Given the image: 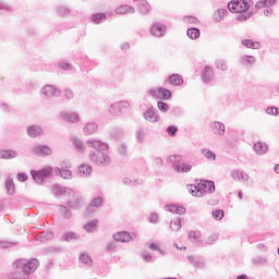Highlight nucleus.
<instances>
[{
    "label": "nucleus",
    "instance_id": "1",
    "mask_svg": "<svg viewBox=\"0 0 279 279\" xmlns=\"http://www.w3.org/2000/svg\"><path fill=\"white\" fill-rule=\"evenodd\" d=\"M86 145L96 150L89 155V160H92L94 165H97L98 167H107V165H110V156L104 153L108 150V144L102 143L99 140H88Z\"/></svg>",
    "mask_w": 279,
    "mask_h": 279
},
{
    "label": "nucleus",
    "instance_id": "2",
    "mask_svg": "<svg viewBox=\"0 0 279 279\" xmlns=\"http://www.w3.org/2000/svg\"><path fill=\"white\" fill-rule=\"evenodd\" d=\"M38 259H17L13 264L14 271L11 275V278L13 279H27L32 274L36 272V269H38L39 266Z\"/></svg>",
    "mask_w": 279,
    "mask_h": 279
},
{
    "label": "nucleus",
    "instance_id": "3",
    "mask_svg": "<svg viewBox=\"0 0 279 279\" xmlns=\"http://www.w3.org/2000/svg\"><path fill=\"white\" fill-rule=\"evenodd\" d=\"M31 174L36 184H43L47 178H51V175H53V168L46 167L38 171L32 170Z\"/></svg>",
    "mask_w": 279,
    "mask_h": 279
},
{
    "label": "nucleus",
    "instance_id": "4",
    "mask_svg": "<svg viewBox=\"0 0 279 279\" xmlns=\"http://www.w3.org/2000/svg\"><path fill=\"white\" fill-rule=\"evenodd\" d=\"M130 108V102L122 100L118 102H113L110 105L108 112L111 117H119L121 112L128 110Z\"/></svg>",
    "mask_w": 279,
    "mask_h": 279
},
{
    "label": "nucleus",
    "instance_id": "5",
    "mask_svg": "<svg viewBox=\"0 0 279 279\" xmlns=\"http://www.w3.org/2000/svg\"><path fill=\"white\" fill-rule=\"evenodd\" d=\"M228 10L233 13L246 12L250 10V3L246 0H235L228 3Z\"/></svg>",
    "mask_w": 279,
    "mask_h": 279
},
{
    "label": "nucleus",
    "instance_id": "6",
    "mask_svg": "<svg viewBox=\"0 0 279 279\" xmlns=\"http://www.w3.org/2000/svg\"><path fill=\"white\" fill-rule=\"evenodd\" d=\"M40 94L44 95L45 99H51L53 97H60V92L53 85H45L41 88Z\"/></svg>",
    "mask_w": 279,
    "mask_h": 279
},
{
    "label": "nucleus",
    "instance_id": "7",
    "mask_svg": "<svg viewBox=\"0 0 279 279\" xmlns=\"http://www.w3.org/2000/svg\"><path fill=\"white\" fill-rule=\"evenodd\" d=\"M70 195H72V199L68 202L70 208L78 209L84 206V198L82 197V194L72 191Z\"/></svg>",
    "mask_w": 279,
    "mask_h": 279
},
{
    "label": "nucleus",
    "instance_id": "8",
    "mask_svg": "<svg viewBox=\"0 0 279 279\" xmlns=\"http://www.w3.org/2000/svg\"><path fill=\"white\" fill-rule=\"evenodd\" d=\"M113 239L120 243H130V241H134V239H136V234L126 231H120L113 234Z\"/></svg>",
    "mask_w": 279,
    "mask_h": 279
},
{
    "label": "nucleus",
    "instance_id": "9",
    "mask_svg": "<svg viewBox=\"0 0 279 279\" xmlns=\"http://www.w3.org/2000/svg\"><path fill=\"white\" fill-rule=\"evenodd\" d=\"M232 180L235 182H247L250 180V175L245 173L243 170L234 169L230 173Z\"/></svg>",
    "mask_w": 279,
    "mask_h": 279
},
{
    "label": "nucleus",
    "instance_id": "10",
    "mask_svg": "<svg viewBox=\"0 0 279 279\" xmlns=\"http://www.w3.org/2000/svg\"><path fill=\"white\" fill-rule=\"evenodd\" d=\"M166 33L167 27H165V25L160 23L153 24V26L150 27L151 36H156L157 38L165 36Z\"/></svg>",
    "mask_w": 279,
    "mask_h": 279
},
{
    "label": "nucleus",
    "instance_id": "11",
    "mask_svg": "<svg viewBox=\"0 0 279 279\" xmlns=\"http://www.w3.org/2000/svg\"><path fill=\"white\" fill-rule=\"evenodd\" d=\"M144 119L149 123H158V121H160V116H158L154 108L150 107L144 112Z\"/></svg>",
    "mask_w": 279,
    "mask_h": 279
},
{
    "label": "nucleus",
    "instance_id": "12",
    "mask_svg": "<svg viewBox=\"0 0 279 279\" xmlns=\"http://www.w3.org/2000/svg\"><path fill=\"white\" fill-rule=\"evenodd\" d=\"M198 191H204V193H215V182L213 181H201L198 183Z\"/></svg>",
    "mask_w": 279,
    "mask_h": 279
},
{
    "label": "nucleus",
    "instance_id": "13",
    "mask_svg": "<svg viewBox=\"0 0 279 279\" xmlns=\"http://www.w3.org/2000/svg\"><path fill=\"white\" fill-rule=\"evenodd\" d=\"M202 80L204 84H210L213 80H215V72H213V68L210 66H205L203 73H202Z\"/></svg>",
    "mask_w": 279,
    "mask_h": 279
},
{
    "label": "nucleus",
    "instance_id": "14",
    "mask_svg": "<svg viewBox=\"0 0 279 279\" xmlns=\"http://www.w3.org/2000/svg\"><path fill=\"white\" fill-rule=\"evenodd\" d=\"M101 204H104V198L101 197L94 198L86 208V215H90L92 213H95V208H101Z\"/></svg>",
    "mask_w": 279,
    "mask_h": 279
},
{
    "label": "nucleus",
    "instance_id": "15",
    "mask_svg": "<svg viewBox=\"0 0 279 279\" xmlns=\"http://www.w3.org/2000/svg\"><path fill=\"white\" fill-rule=\"evenodd\" d=\"M27 134L31 138H37L43 134V128L38 124H33L27 128Z\"/></svg>",
    "mask_w": 279,
    "mask_h": 279
},
{
    "label": "nucleus",
    "instance_id": "16",
    "mask_svg": "<svg viewBox=\"0 0 279 279\" xmlns=\"http://www.w3.org/2000/svg\"><path fill=\"white\" fill-rule=\"evenodd\" d=\"M61 119L65 121L66 123H77L80 121V116L77 113H69L66 111L61 112Z\"/></svg>",
    "mask_w": 279,
    "mask_h": 279
},
{
    "label": "nucleus",
    "instance_id": "17",
    "mask_svg": "<svg viewBox=\"0 0 279 279\" xmlns=\"http://www.w3.org/2000/svg\"><path fill=\"white\" fill-rule=\"evenodd\" d=\"M52 193L53 195H71L73 193V190L66 189L64 186H61L59 184L52 185Z\"/></svg>",
    "mask_w": 279,
    "mask_h": 279
},
{
    "label": "nucleus",
    "instance_id": "18",
    "mask_svg": "<svg viewBox=\"0 0 279 279\" xmlns=\"http://www.w3.org/2000/svg\"><path fill=\"white\" fill-rule=\"evenodd\" d=\"M211 129L216 136H225L226 134V125L221 122H214Z\"/></svg>",
    "mask_w": 279,
    "mask_h": 279
},
{
    "label": "nucleus",
    "instance_id": "19",
    "mask_svg": "<svg viewBox=\"0 0 279 279\" xmlns=\"http://www.w3.org/2000/svg\"><path fill=\"white\" fill-rule=\"evenodd\" d=\"M90 173H93V168L88 166V163L78 166V175H81V178H88Z\"/></svg>",
    "mask_w": 279,
    "mask_h": 279
},
{
    "label": "nucleus",
    "instance_id": "20",
    "mask_svg": "<svg viewBox=\"0 0 279 279\" xmlns=\"http://www.w3.org/2000/svg\"><path fill=\"white\" fill-rule=\"evenodd\" d=\"M53 169V173H56V175H60L61 178H63V180H71V177L73 175L71 170L69 169H60V168H52Z\"/></svg>",
    "mask_w": 279,
    "mask_h": 279
},
{
    "label": "nucleus",
    "instance_id": "21",
    "mask_svg": "<svg viewBox=\"0 0 279 279\" xmlns=\"http://www.w3.org/2000/svg\"><path fill=\"white\" fill-rule=\"evenodd\" d=\"M34 151L38 154V156H51V154H53V150L49 148V146H36Z\"/></svg>",
    "mask_w": 279,
    "mask_h": 279
},
{
    "label": "nucleus",
    "instance_id": "22",
    "mask_svg": "<svg viewBox=\"0 0 279 279\" xmlns=\"http://www.w3.org/2000/svg\"><path fill=\"white\" fill-rule=\"evenodd\" d=\"M267 144L263 142H257L254 144V150L258 156H264V154H267Z\"/></svg>",
    "mask_w": 279,
    "mask_h": 279
},
{
    "label": "nucleus",
    "instance_id": "23",
    "mask_svg": "<svg viewBox=\"0 0 279 279\" xmlns=\"http://www.w3.org/2000/svg\"><path fill=\"white\" fill-rule=\"evenodd\" d=\"M187 260L196 268L203 269L204 267V258L194 257L193 255L187 256Z\"/></svg>",
    "mask_w": 279,
    "mask_h": 279
},
{
    "label": "nucleus",
    "instance_id": "24",
    "mask_svg": "<svg viewBox=\"0 0 279 279\" xmlns=\"http://www.w3.org/2000/svg\"><path fill=\"white\" fill-rule=\"evenodd\" d=\"M98 130V126H97V123L95 122H89L87 123L84 129H83V132L86 136H90V134H95V132H97Z\"/></svg>",
    "mask_w": 279,
    "mask_h": 279
},
{
    "label": "nucleus",
    "instance_id": "25",
    "mask_svg": "<svg viewBox=\"0 0 279 279\" xmlns=\"http://www.w3.org/2000/svg\"><path fill=\"white\" fill-rule=\"evenodd\" d=\"M173 169L174 171H177V173H189V171L193 169V166L189 163H180V165H173Z\"/></svg>",
    "mask_w": 279,
    "mask_h": 279
},
{
    "label": "nucleus",
    "instance_id": "26",
    "mask_svg": "<svg viewBox=\"0 0 279 279\" xmlns=\"http://www.w3.org/2000/svg\"><path fill=\"white\" fill-rule=\"evenodd\" d=\"M19 156V153L15 150H0V158L2 160H12V158H16Z\"/></svg>",
    "mask_w": 279,
    "mask_h": 279
},
{
    "label": "nucleus",
    "instance_id": "27",
    "mask_svg": "<svg viewBox=\"0 0 279 279\" xmlns=\"http://www.w3.org/2000/svg\"><path fill=\"white\" fill-rule=\"evenodd\" d=\"M116 12L118 14H134L135 10L133 7L131 5H128V4H123V5H120L116 9Z\"/></svg>",
    "mask_w": 279,
    "mask_h": 279
},
{
    "label": "nucleus",
    "instance_id": "28",
    "mask_svg": "<svg viewBox=\"0 0 279 279\" xmlns=\"http://www.w3.org/2000/svg\"><path fill=\"white\" fill-rule=\"evenodd\" d=\"M169 83L172 84V86H182L184 80H182L180 74H172L169 76Z\"/></svg>",
    "mask_w": 279,
    "mask_h": 279
},
{
    "label": "nucleus",
    "instance_id": "29",
    "mask_svg": "<svg viewBox=\"0 0 279 279\" xmlns=\"http://www.w3.org/2000/svg\"><path fill=\"white\" fill-rule=\"evenodd\" d=\"M72 143H73L76 151H78L80 154L85 151L86 146L84 145V142L82 140H80L78 137H73Z\"/></svg>",
    "mask_w": 279,
    "mask_h": 279
},
{
    "label": "nucleus",
    "instance_id": "30",
    "mask_svg": "<svg viewBox=\"0 0 279 279\" xmlns=\"http://www.w3.org/2000/svg\"><path fill=\"white\" fill-rule=\"evenodd\" d=\"M51 239H53V232L43 231L37 238V241H39L40 243H47V241H51Z\"/></svg>",
    "mask_w": 279,
    "mask_h": 279
},
{
    "label": "nucleus",
    "instance_id": "31",
    "mask_svg": "<svg viewBox=\"0 0 279 279\" xmlns=\"http://www.w3.org/2000/svg\"><path fill=\"white\" fill-rule=\"evenodd\" d=\"M228 14V11L225 9H218L215 13H214V19L217 23H221V21H223V19L226 17V15Z\"/></svg>",
    "mask_w": 279,
    "mask_h": 279
},
{
    "label": "nucleus",
    "instance_id": "32",
    "mask_svg": "<svg viewBox=\"0 0 279 279\" xmlns=\"http://www.w3.org/2000/svg\"><path fill=\"white\" fill-rule=\"evenodd\" d=\"M168 210L170 213H174L175 215H185L186 214V208L178 206V205L168 206Z\"/></svg>",
    "mask_w": 279,
    "mask_h": 279
},
{
    "label": "nucleus",
    "instance_id": "33",
    "mask_svg": "<svg viewBox=\"0 0 279 279\" xmlns=\"http://www.w3.org/2000/svg\"><path fill=\"white\" fill-rule=\"evenodd\" d=\"M138 11L141 14H149V2L147 0H140Z\"/></svg>",
    "mask_w": 279,
    "mask_h": 279
},
{
    "label": "nucleus",
    "instance_id": "34",
    "mask_svg": "<svg viewBox=\"0 0 279 279\" xmlns=\"http://www.w3.org/2000/svg\"><path fill=\"white\" fill-rule=\"evenodd\" d=\"M56 12L58 16H69V14H71V9L64 5H59L56 8Z\"/></svg>",
    "mask_w": 279,
    "mask_h": 279
},
{
    "label": "nucleus",
    "instance_id": "35",
    "mask_svg": "<svg viewBox=\"0 0 279 279\" xmlns=\"http://www.w3.org/2000/svg\"><path fill=\"white\" fill-rule=\"evenodd\" d=\"M97 226H99V220H93L84 226V230H86V232H94L97 230Z\"/></svg>",
    "mask_w": 279,
    "mask_h": 279
},
{
    "label": "nucleus",
    "instance_id": "36",
    "mask_svg": "<svg viewBox=\"0 0 279 279\" xmlns=\"http://www.w3.org/2000/svg\"><path fill=\"white\" fill-rule=\"evenodd\" d=\"M180 228H182V220L180 218L170 221V229L173 232H179Z\"/></svg>",
    "mask_w": 279,
    "mask_h": 279
},
{
    "label": "nucleus",
    "instance_id": "37",
    "mask_svg": "<svg viewBox=\"0 0 279 279\" xmlns=\"http://www.w3.org/2000/svg\"><path fill=\"white\" fill-rule=\"evenodd\" d=\"M186 35L192 40H196V38H199V28H195V27L189 28L187 32H186Z\"/></svg>",
    "mask_w": 279,
    "mask_h": 279
},
{
    "label": "nucleus",
    "instance_id": "38",
    "mask_svg": "<svg viewBox=\"0 0 279 279\" xmlns=\"http://www.w3.org/2000/svg\"><path fill=\"white\" fill-rule=\"evenodd\" d=\"M5 189H7V192L9 193V195H14V191H15L14 180H12L11 178L7 179Z\"/></svg>",
    "mask_w": 279,
    "mask_h": 279
},
{
    "label": "nucleus",
    "instance_id": "39",
    "mask_svg": "<svg viewBox=\"0 0 279 279\" xmlns=\"http://www.w3.org/2000/svg\"><path fill=\"white\" fill-rule=\"evenodd\" d=\"M77 239H80V235H77V233L75 232H68V233H64L62 236V240L66 242L77 241Z\"/></svg>",
    "mask_w": 279,
    "mask_h": 279
},
{
    "label": "nucleus",
    "instance_id": "40",
    "mask_svg": "<svg viewBox=\"0 0 279 279\" xmlns=\"http://www.w3.org/2000/svg\"><path fill=\"white\" fill-rule=\"evenodd\" d=\"M202 154L203 156H205V158H207L208 160H217V155H215V153H213L210 149L208 148H204L202 149Z\"/></svg>",
    "mask_w": 279,
    "mask_h": 279
},
{
    "label": "nucleus",
    "instance_id": "41",
    "mask_svg": "<svg viewBox=\"0 0 279 279\" xmlns=\"http://www.w3.org/2000/svg\"><path fill=\"white\" fill-rule=\"evenodd\" d=\"M147 136V131L143 129H138L136 132V141L137 143H143Z\"/></svg>",
    "mask_w": 279,
    "mask_h": 279
},
{
    "label": "nucleus",
    "instance_id": "42",
    "mask_svg": "<svg viewBox=\"0 0 279 279\" xmlns=\"http://www.w3.org/2000/svg\"><path fill=\"white\" fill-rule=\"evenodd\" d=\"M190 192L194 197H202L203 193L199 190V185H191Z\"/></svg>",
    "mask_w": 279,
    "mask_h": 279
},
{
    "label": "nucleus",
    "instance_id": "43",
    "mask_svg": "<svg viewBox=\"0 0 279 279\" xmlns=\"http://www.w3.org/2000/svg\"><path fill=\"white\" fill-rule=\"evenodd\" d=\"M60 214L63 219H71V209L66 208V206H60Z\"/></svg>",
    "mask_w": 279,
    "mask_h": 279
},
{
    "label": "nucleus",
    "instance_id": "44",
    "mask_svg": "<svg viewBox=\"0 0 279 279\" xmlns=\"http://www.w3.org/2000/svg\"><path fill=\"white\" fill-rule=\"evenodd\" d=\"M247 19H252V13L238 12L236 21L245 22Z\"/></svg>",
    "mask_w": 279,
    "mask_h": 279
},
{
    "label": "nucleus",
    "instance_id": "45",
    "mask_svg": "<svg viewBox=\"0 0 279 279\" xmlns=\"http://www.w3.org/2000/svg\"><path fill=\"white\" fill-rule=\"evenodd\" d=\"M78 260L80 263H83V265H93V259H90V256L86 254H82Z\"/></svg>",
    "mask_w": 279,
    "mask_h": 279
},
{
    "label": "nucleus",
    "instance_id": "46",
    "mask_svg": "<svg viewBox=\"0 0 279 279\" xmlns=\"http://www.w3.org/2000/svg\"><path fill=\"white\" fill-rule=\"evenodd\" d=\"M93 21H94V23L99 24V23H101V21H106V14L96 13L93 15Z\"/></svg>",
    "mask_w": 279,
    "mask_h": 279
},
{
    "label": "nucleus",
    "instance_id": "47",
    "mask_svg": "<svg viewBox=\"0 0 279 279\" xmlns=\"http://www.w3.org/2000/svg\"><path fill=\"white\" fill-rule=\"evenodd\" d=\"M223 215L225 213L221 209H216L213 211V217L216 219V221H221V219H223Z\"/></svg>",
    "mask_w": 279,
    "mask_h": 279
},
{
    "label": "nucleus",
    "instance_id": "48",
    "mask_svg": "<svg viewBox=\"0 0 279 279\" xmlns=\"http://www.w3.org/2000/svg\"><path fill=\"white\" fill-rule=\"evenodd\" d=\"M159 90H160V97H162V99H171V90L162 87H160Z\"/></svg>",
    "mask_w": 279,
    "mask_h": 279
},
{
    "label": "nucleus",
    "instance_id": "49",
    "mask_svg": "<svg viewBox=\"0 0 279 279\" xmlns=\"http://www.w3.org/2000/svg\"><path fill=\"white\" fill-rule=\"evenodd\" d=\"M111 136L112 138H121V136H123V130L116 128L111 131Z\"/></svg>",
    "mask_w": 279,
    "mask_h": 279
},
{
    "label": "nucleus",
    "instance_id": "50",
    "mask_svg": "<svg viewBox=\"0 0 279 279\" xmlns=\"http://www.w3.org/2000/svg\"><path fill=\"white\" fill-rule=\"evenodd\" d=\"M170 162H172V165H181L182 162V156L180 155H172L169 157Z\"/></svg>",
    "mask_w": 279,
    "mask_h": 279
},
{
    "label": "nucleus",
    "instance_id": "51",
    "mask_svg": "<svg viewBox=\"0 0 279 279\" xmlns=\"http://www.w3.org/2000/svg\"><path fill=\"white\" fill-rule=\"evenodd\" d=\"M148 95H150V97H154L155 99H160V87L150 89L148 92Z\"/></svg>",
    "mask_w": 279,
    "mask_h": 279
},
{
    "label": "nucleus",
    "instance_id": "52",
    "mask_svg": "<svg viewBox=\"0 0 279 279\" xmlns=\"http://www.w3.org/2000/svg\"><path fill=\"white\" fill-rule=\"evenodd\" d=\"M183 21L184 23L193 24V25H197V23H199V21L195 16H185Z\"/></svg>",
    "mask_w": 279,
    "mask_h": 279
},
{
    "label": "nucleus",
    "instance_id": "53",
    "mask_svg": "<svg viewBox=\"0 0 279 279\" xmlns=\"http://www.w3.org/2000/svg\"><path fill=\"white\" fill-rule=\"evenodd\" d=\"M217 241H219V235H209L205 243L206 245H215Z\"/></svg>",
    "mask_w": 279,
    "mask_h": 279
},
{
    "label": "nucleus",
    "instance_id": "54",
    "mask_svg": "<svg viewBox=\"0 0 279 279\" xmlns=\"http://www.w3.org/2000/svg\"><path fill=\"white\" fill-rule=\"evenodd\" d=\"M217 69H220V71H228V63L223 60H219L216 62Z\"/></svg>",
    "mask_w": 279,
    "mask_h": 279
},
{
    "label": "nucleus",
    "instance_id": "55",
    "mask_svg": "<svg viewBox=\"0 0 279 279\" xmlns=\"http://www.w3.org/2000/svg\"><path fill=\"white\" fill-rule=\"evenodd\" d=\"M118 154H120V156H128V145L121 144L118 147Z\"/></svg>",
    "mask_w": 279,
    "mask_h": 279
},
{
    "label": "nucleus",
    "instance_id": "56",
    "mask_svg": "<svg viewBox=\"0 0 279 279\" xmlns=\"http://www.w3.org/2000/svg\"><path fill=\"white\" fill-rule=\"evenodd\" d=\"M157 108L158 110H160L161 112H167L169 110V105H167L163 101H158L157 102Z\"/></svg>",
    "mask_w": 279,
    "mask_h": 279
},
{
    "label": "nucleus",
    "instance_id": "57",
    "mask_svg": "<svg viewBox=\"0 0 279 279\" xmlns=\"http://www.w3.org/2000/svg\"><path fill=\"white\" fill-rule=\"evenodd\" d=\"M253 263L254 265H265V263H267V257H260V256L255 257L253 259Z\"/></svg>",
    "mask_w": 279,
    "mask_h": 279
},
{
    "label": "nucleus",
    "instance_id": "58",
    "mask_svg": "<svg viewBox=\"0 0 279 279\" xmlns=\"http://www.w3.org/2000/svg\"><path fill=\"white\" fill-rule=\"evenodd\" d=\"M167 133L169 134V136H175V134L178 133L177 126L175 125L168 126Z\"/></svg>",
    "mask_w": 279,
    "mask_h": 279
},
{
    "label": "nucleus",
    "instance_id": "59",
    "mask_svg": "<svg viewBox=\"0 0 279 279\" xmlns=\"http://www.w3.org/2000/svg\"><path fill=\"white\" fill-rule=\"evenodd\" d=\"M64 97L65 99H73L75 97V94H73V90H71L70 88H65Z\"/></svg>",
    "mask_w": 279,
    "mask_h": 279
},
{
    "label": "nucleus",
    "instance_id": "60",
    "mask_svg": "<svg viewBox=\"0 0 279 279\" xmlns=\"http://www.w3.org/2000/svg\"><path fill=\"white\" fill-rule=\"evenodd\" d=\"M266 113L267 114H271L272 117H276V114H278V108H276V107H268L266 109Z\"/></svg>",
    "mask_w": 279,
    "mask_h": 279
},
{
    "label": "nucleus",
    "instance_id": "61",
    "mask_svg": "<svg viewBox=\"0 0 279 279\" xmlns=\"http://www.w3.org/2000/svg\"><path fill=\"white\" fill-rule=\"evenodd\" d=\"M142 257H143V259L146 262V263H151V260H153V256H151V254H149L148 252H143L142 253Z\"/></svg>",
    "mask_w": 279,
    "mask_h": 279
},
{
    "label": "nucleus",
    "instance_id": "62",
    "mask_svg": "<svg viewBox=\"0 0 279 279\" xmlns=\"http://www.w3.org/2000/svg\"><path fill=\"white\" fill-rule=\"evenodd\" d=\"M27 174L25 172L17 173V180L19 182H27Z\"/></svg>",
    "mask_w": 279,
    "mask_h": 279
},
{
    "label": "nucleus",
    "instance_id": "63",
    "mask_svg": "<svg viewBox=\"0 0 279 279\" xmlns=\"http://www.w3.org/2000/svg\"><path fill=\"white\" fill-rule=\"evenodd\" d=\"M242 59L245 60L247 62V64H255L256 63V59L252 56H244Z\"/></svg>",
    "mask_w": 279,
    "mask_h": 279
},
{
    "label": "nucleus",
    "instance_id": "64",
    "mask_svg": "<svg viewBox=\"0 0 279 279\" xmlns=\"http://www.w3.org/2000/svg\"><path fill=\"white\" fill-rule=\"evenodd\" d=\"M190 239H199V236H202V233H199V231H191L189 233Z\"/></svg>",
    "mask_w": 279,
    "mask_h": 279
}]
</instances>
